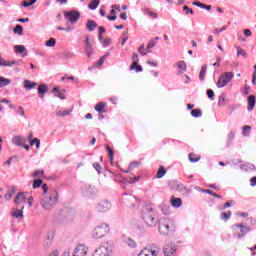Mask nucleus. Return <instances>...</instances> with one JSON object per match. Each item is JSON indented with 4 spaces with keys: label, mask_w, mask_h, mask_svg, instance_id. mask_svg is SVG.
Returning a JSON list of instances; mask_svg holds the SVG:
<instances>
[{
    "label": "nucleus",
    "mask_w": 256,
    "mask_h": 256,
    "mask_svg": "<svg viewBox=\"0 0 256 256\" xmlns=\"http://www.w3.org/2000/svg\"><path fill=\"white\" fill-rule=\"evenodd\" d=\"M233 139H235V133L234 132H230L228 134V143H231V141H233Z\"/></svg>",
    "instance_id": "e2e57ef3"
},
{
    "label": "nucleus",
    "mask_w": 256,
    "mask_h": 256,
    "mask_svg": "<svg viewBox=\"0 0 256 256\" xmlns=\"http://www.w3.org/2000/svg\"><path fill=\"white\" fill-rule=\"evenodd\" d=\"M158 231L161 235H169V224L160 222L158 226Z\"/></svg>",
    "instance_id": "f8f14e48"
},
{
    "label": "nucleus",
    "mask_w": 256,
    "mask_h": 256,
    "mask_svg": "<svg viewBox=\"0 0 256 256\" xmlns=\"http://www.w3.org/2000/svg\"><path fill=\"white\" fill-rule=\"evenodd\" d=\"M88 31H95L97 29V23L94 20H88L86 23Z\"/></svg>",
    "instance_id": "5701e85b"
},
{
    "label": "nucleus",
    "mask_w": 256,
    "mask_h": 256,
    "mask_svg": "<svg viewBox=\"0 0 256 256\" xmlns=\"http://www.w3.org/2000/svg\"><path fill=\"white\" fill-rule=\"evenodd\" d=\"M135 167H139V162H131L129 165V169H135Z\"/></svg>",
    "instance_id": "0e129e2a"
},
{
    "label": "nucleus",
    "mask_w": 256,
    "mask_h": 256,
    "mask_svg": "<svg viewBox=\"0 0 256 256\" xmlns=\"http://www.w3.org/2000/svg\"><path fill=\"white\" fill-rule=\"evenodd\" d=\"M204 193H208L209 195H212L213 197H216L217 199H221V195H218L213 190H204Z\"/></svg>",
    "instance_id": "49530a36"
},
{
    "label": "nucleus",
    "mask_w": 256,
    "mask_h": 256,
    "mask_svg": "<svg viewBox=\"0 0 256 256\" xmlns=\"http://www.w3.org/2000/svg\"><path fill=\"white\" fill-rule=\"evenodd\" d=\"M130 70H136V73H141V71H143V67L139 65V60H136L131 64Z\"/></svg>",
    "instance_id": "aec40b11"
},
{
    "label": "nucleus",
    "mask_w": 256,
    "mask_h": 256,
    "mask_svg": "<svg viewBox=\"0 0 256 256\" xmlns=\"http://www.w3.org/2000/svg\"><path fill=\"white\" fill-rule=\"evenodd\" d=\"M25 209V205L17 206L16 208H12L10 214L14 219H23V210Z\"/></svg>",
    "instance_id": "1a4fd4ad"
},
{
    "label": "nucleus",
    "mask_w": 256,
    "mask_h": 256,
    "mask_svg": "<svg viewBox=\"0 0 256 256\" xmlns=\"http://www.w3.org/2000/svg\"><path fill=\"white\" fill-rule=\"evenodd\" d=\"M64 17L69 21V23H77L79 21V17L81 14L77 10H70L68 12H64Z\"/></svg>",
    "instance_id": "423d86ee"
},
{
    "label": "nucleus",
    "mask_w": 256,
    "mask_h": 256,
    "mask_svg": "<svg viewBox=\"0 0 256 256\" xmlns=\"http://www.w3.org/2000/svg\"><path fill=\"white\" fill-rule=\"evenodd\" d=\"M113 245L109 242L102 243L93 253V256H112Z\"/></svg>",
    "instance_id": "7ed1b4c3"
},
{
    "label": "nucleus",
    "mask_w": 256,
    "mask_h": 256,
    "mask_svg": "<svg viewBox=\"0 0 256 256\" xmlns=\"http://www.w3.org/2000/svg\"><path fill=\"white\" fill-rule=\"evenodd\" d=\"M12 142L14 143V145H17L18 147H23V143H25V140H23L21 136H15L12 139Z\"/></svg>",
    "instance_id": "b1692460"
},
{
    "label": "nucleus",
    "mask_w": 256,
    "mask_h": 256,
    "mask_svg": "<svg viewBox=\"0 0 256 256\" xmlns=\"http://www.w3.org/2000/svg\"><path fill=\"white\" fill-rule=\"evenodd\" d=\"M184 11H186V15H195V12H193V9L189 8L188 6L183 7Z\"/></svg>",
    "instance_id": "864d4df0"
},
{
    "label": "nucleus",
    "mask_w": 256,
    "mask_h": 256,
    "mask_svg": "<svg viewBox=\"0 0 256 256\" xmlns=\"http://www.w3.org/2000/svg\"><path fill=\"white\" fill-rule=\"evenodd\" d=\"M191 115H192V117L197 118V117H201V115H203V114L200 109H194L191 111Z\"/></svg>",
    "instance_id": "79ce46f5"
},
{
    "label": "nucleus",
    "mask_w": 256,
    "mask_h": 256,
    "mask_svg": "<svg viewBox=\"0 0 256 256\" xmlns=\"http://www.w3.org/2000/svg\"><path fill=\"white\" fill-rule=\"evenodd\" d=\"M169 187L170 189H173L174 191L179 189V183H177V181L172 180L169 182Z\"/></svg>",
    "instance_id": "e433bc0d"
},
{
    "label": "nucleus",
    "mask_w": 256,
    "mask_h": 256,
    "mask_svg": "<svg viewBox=\"0 0 256 256\" xmlns=\"http://www.w3.org/2000/svg\"><path fill=\"white\" fill-rule=\"evenodd\" d=\"M250 91H251V87L245 85L244 86V95H249Z\"/></svg>",
    "instance_id": "69168bd1"
},
{
    "label": "nucleus",
    "mask_w": 256,
    "mask_h": 256,
    "mask_svg": "<svg viewBox=\"0 0 256 256\" xmlns=\"http://www.w3.org/2000/svg\"><path fill=\"white\" fill-rule=\"evenodd\" d=\"M14 51L15 53H20L22 57H27V48L23 45H15Z\"/></svg>",
    "instance_id": "2eb2a0df"
},
{
    "label": "nucleus",
    "mask_w": 256,
    "mask_h": 256,
    "mask_svg": "<svg viewBox=\"0 0 256 256\" xmlns=\"http://www.w3.org/2000/svg\"><path fill=\"white\" fill-rule=\"evenodd\" d=\"M125 245L129 246L131 249H134V247H137V242L131 238H125L124 239Z\"/></svg>",
    "instance_id": "bb28decb"
},
{
    "label": "nucleus",
    "mask_w": 256,
    "mask_h": 256,
    "mask_svg": "<svg viewBox=\"0 0 256 256\" xmlns=\"http://www.w3.org/2000/svg\"><path fill=\"white\" fill-rule=\"evenodd\" d=\"M250 185H251V187H255V185H256V176H254L253 178H251V180H250Z\"/></svg>",
    "instance_id": "774afa93"
},
{
    "label": "nucleus",
    "mask_w": 256,
    "mask_h": 256,
    "mask_svg": "<svg viewBox=\"0 0 256 256\" xmlns=\"http://www.w3.org/2000/svg\"><path fill=\"white\" fill-rule=\"evenodd\" d=\"M42 184H43V180L41 179L34 180L33 189H39V187H41Z\"/></svg>",
    "instance_id": "a19ab883"
},
{
    "label": "nucleus",
    "mask_w": 256,
    "mask_h": 256,
    "mask_svg": "<svg viewBox=\"0 0 256 256\" xmlns=\"http://www.w3.org/2000/svg\"><path fill=\"white\" fill-rule=\"evenodd\" d=\"M89 248L85 244H79L72 252V256H87Z\"/></svg>",
    "instance_id": "6e6552de"
},
{
    "label": "nucleus",
    "mask_w": 256,
    "mask_h": 256,
    "mask_svg": "<svg viewBox=\"0 0 256 256\" xmlns=\"http://www.w3.org/2000/svg\"><path fill=\"white\" fill-rule=\"evenodd\" d=\"M58 199L59 194L57 191H52L50 194H45L43 196L40 205L45 209V211H51V209L57 205Z\"/></svg>",
    "instance_id": "f03ea898"
},
{
    "label": "nucleus",
    "mask_w": 256,
    "mask_h": 256,
    "mask_svg": "<svg viewBox=\"0 0 256 256\" xmlns=\"http://www.w3.org/2000/svg\"><path fill=\"white\" fill-rule=\"evenodd\" d=\"M234 231L240 230V233H238V238L241 239V237H244V235H247L249 233V228L244 227L241 224H235L233 226Z\"/></svg>",
    "instance_id": "9d476101"
},
{
    "label": "nucleus",
    "mask_w": 256,
    "mask_h": 256,
    "mask_svg": "<svg viewBox=\"0 0 256 256\" xmlns=\"http://www.w3.org/2000/svg\"><path fill=\"white\" fill-rule=\"evenodd\" d=\"M44 175V171L43 170H36L33 174L32 177L39 179L41 177H43Z\"/></svg>",
    "instance_id": "4c0bfd02"
},
{
    "label": "nucleus",
    "mask_w": 256,
    "mask_h": 256,
    "mask_svg": "<svg viewBox=\"0 0 256 256\" xmlns=\"http://www.w3.org/2000/svg\"><path fill=\"white\" fill-rule=\"evenodd\" d=\"M207 95L211 101H213L215 99V92H213V90H211V89L207 90Z\"/></svg>",
    "instance_id": "8fccbe9b"
},
{
    "label": "nucleus",
    "mask_w": 256,
    "mask_h": 256,
    "mask_svg": "<svg viewBox=\"0 0 256 256\" xmlns=\"http://www.w3.org/2000/svg\"><path fill=\"white\" fill-rule=\"evenodd\" d=\"M85 45H86L85 49H91V47H93V43H91V40H89V36L86 37Z\"/></svg>",
    "instance_id": "3c124183"
},
{
    "label": "nucleus",
    "mask_w": 256,
    "mask_h": 256,
    "mask_svg": "<svg viewBox=\"0 0 256 256\" xmlns=\"http://www.w3.org/2000/svg\"><path fill=\"white\" fill-rule=\"evenodd\" d=\"M37 3V0H30V4H27V1H22V7H31V5H35Z\"/></svg>",
    "instance_id": "de8ad7c7"
},
{
    "label": "nucleus",
    "mask_w": 256,
    "mask_h": 256,
    "mask_svg": "<svg viewBox=\"0 0 256 256\" xmlns=\"http://www.w3.org/2000/svg\"><path fill=\"white\" fill-rule=\"evenodd\" d=\"M99 3H100V0H92L89 3L88 7H89V9L95 10V9H97V7H99Z\"/></svg>",
    "instance_id": "7c9ffc66"
},
{
    "label": "nucleus",
    "mask_w": 256,
    "mask_h": 256,
    "mask_svg": "<svg viewBox=\"0 0 256 256\" xmlns=\"http://www.w3.org/2000/svg\"><path fill=\"white\" fill-rule=\"evenodd\" d=\"M87 57H91L93 55V47L85 48Z\"/></svg>",
    "instance_id": "680f3d73"
},
{
    "label": "nucleus",
    "mask_w": 256,
    "mask_h": 256,
    "mask_svg": "<svg viewBox=\"0 0 256 256\" xmlns=\"http://www.w3.org/2000/svg\"><path fill=\"white\" fill-rule=\"evenodd\" d=\"M125 201L130 209H137V207H141L142 219H144L146 225H148V227H155L156 222L153 217V208L151 206L141 204L135 196H128Z\"/></svg>",
    "instance_id": "f257e3e1"
},
{
    "label": "nucleus",
    "mask_w": 256,
    "mask_h": 256,
    "mask_svg": "<svg viewBox=\"0 0 256 256\" xmlns=\"http://www.w3.org/2000/svg\"><path fill=\"white\" fill-rule=\"evenodd\" d=\"M107 58V55H104V56H102L99 60H98V62H97V64L99 65V67H101V65H103V63H105V59Z\"/></svg>",
    "instance_id": "052dcab7"
},
{
    "label": "nucleus",
    "mask_w": 256,
    "mask_h": 256,
    "mask_svg": "<svg viewBox=\"0 0 256 256\" xmlns=\"http://www.w3.org/2000/svg\"><path fill=\"white\" fill-rule=\"evenodd\" d=\"M16 113H17L18 115H21L22 117L25 116V110H23V107H21V106L18 107Z\"/></svg>",
    "instance_id": "6e6d98bb"
},
{
    "label": "nucleus",
    "mask_w": 256,
    "mask_h": 256,
    "mask_svg": "<svg viewBox=\"0 0 256 256\" xmlns=\"http://www.w3.org/2000/svg\"><path fill=\"white\" fill-rule=\"evenodd\" d=\"M57 43V40L55 38H50L48 41H46L45 45L46 47H55Z\"/></svg>",
    "instance_id": "f704fd0d"
},
{
    "label": "nucleus",
    "mask_w": 256,
    "mask_h": 256,
    "mask_svg": "<svg viewBox=\"0 0 256 256\" xmlns=\"http://www.w3.org/2000/svg\"><path fill=\"white\" fill-rule=\"evenodd\" d=\"M14 33L16 35H23V26L21 25H16V27L14 28Z\"/></svg>",
    "instance_id": "c9c22d12"
},
{
    "label": "nucleus",
    "mask_w": 256,
    "mask_h": 256,
    "mask_svg": "<svg viewBox=\"0 0 256 256\" xmlns=\"http://www.w3.org/2000/svg\"><path fill=\"white\" fill-rule=\"evenodd\" d=\"M30 145L31 147H33V145H36V149H39V147H41V140H39L38 138H34L30 140Z\"/></svg>",
    "instance_id": "2f4dec72"
},
{
    "label": "nucleus",
    "mask_w": 256,
    "mask_h": 256,
    "mask_svg": "<svg viewBox=\"0 0 256 256\" xmlns=\"http://www.w3.org/2000/svg\"><path fill=\"white\" fill-rule=\"evenodd\" d=\"M158 255H159V251L149 249V248L142 249L138 254V256H158Z\"/></svg>",
    "instance_id": "9b49d317"
},
{
    "label": "nucleus",
    "mask_w": 256,
    "mask_h": 256,
    "mask_svg": "<svg viewBox=\"0 0 256 256\" xmlns=\"http://www.w3.org/2000/svg\"><path fill=\"white\" fill-rule=\"evenodd\" d=\"M236 49H237V57L247 58V52L243 48H240L239 46H237Z\"/></svg>",
    "instance_id": "c756f323"
},
{
    "label": "nucleus",
    "mask_w": 256,
    "mask_h": 256,
    "mask_svg": "<svg viewBox=\"0 0 256 256\" xmlns=\"http://www.w3.org/2000/svg\"><path fill=\"white\" fill-rule=\"evenodd\" d=\"M23 85L26 91H31V89H35V87H37V83L31 80H24Z\"/></svg>",
    "instance_id": "f3484780"
},
{
    "label": "nucleus",
    "mask_w": 256,
    "mask_h": 256,
    "mask_svg": "<svg viewBox=\"0 0 256 256\" xmlns=\"http://www.w3.org/2000/svg\"><path fill=\"white\" fill-rule=\"evenodd\" d=\"M110 229L106 223L100 224L96 226L92 231V239H103L107 233H109Z\"/></svg>",
    "instance_id": "20e7f679"
},
{
    "label": "nucleus",
    "mask_w": 256,
    "mask_h": 256,
    "mask_svg": "<svg viewBox=\"0 0 256 256\" xmlns=\"http://www.w3.org/2000/svg\"><path fill=\"white\" fill-rule=\"evenodd\" d=\"M177 67L179 69V73H185V71H187V64H185L184 61L178 62Z\"/></svg>",
    "instance_id": "cd10ccee"
},
{
    "label": "nucleus",
    "mask_w": 256,
    "mask_h": 256,
    "mask_svg": "<svg viewBox=\"0 0 256 256\" xmlns=\"http://www.w3.org/2000/svg\"><path fill=\"white\" fill-rule=\"evenodd\" d=\"M98 31H99L98 39H99V41H103V36L102 35H103V33H105V27L99 26Z\"/></svg>",
    "instance_id": "ea45409f"
},
{
    "label": "nucleus",
    "mask_w": 256,
    "mask_h": 256,
    "mask_svg": "<svg viewBox=\"0 0 256 256\" xmlns=\"http://www.w3.org/2000/svg\"><path fill=\"white\" fill-rule=\"evenodd\" d=\"M170 203H171L172 207H175L176 209H178V207H181V205H183L181 198H176L175 196L171 197Z\"/></svg>",
    "instance_id": "6ab92c4d"
},
{
    "label": "nucleus",
    "mask_w": 256,
    "mask_h": 256,
    "mask_svg": "<svg viewBox=\"0 0 256 256\" xmlns=\"http://www.w3.org/2000/svg\"><path fill=\"white\" fill-rule=\"evenodd\" d=\"M177 248L175 246L166 245L164 247V255L165 256H175Z\"/></svg>",
    "instance_id": "ddd939ff"
},
{
    "label": "nucleus",
    "mask_w": 256,
    "mask_h": 256,
    "mask_svg": "<svg viewBox=\"0 0 256 256\" xmlns=\"http://www.w3.org/2000/svg\"><path fill=\"white\" fill-rule=\"evenodd\" d=\"M220 219H222V221H228V219H231V211L222 213Z\"/></svg>",
    "instance_id": "72a5a7b5"
},
{
    "label": "nucleus",
    "mask_w": 256,
    "mask_h": 256,
    "mask_svg": "<svg viewBox=\"0 0 256 256\" xmlns=\"http://www.w3.org/2000/svg\"><path fill=\"white\" fill-rule=\"evenodd\" d=\"M165 173H167V170H165L163 167H160L157 172V179H161V177H164Z\"/></svg>",
    "instance_id": "58836bf2"
},
{
    "label": "nucleus",
    "mask_w": 256,
    "mask_h": 256,
    "mask_svg": "<svg viewBox=\"0 0 256 256\" xmlns=\"http://www.w3.org/2000/svg\"><path fill=\"white\" fill-rule=\"evenodd\" d=\"M138 53L141 54L142 56L147 55L148 53H151V48H149V46L146 47L145 49V44H142L139 48H138Z\"/></svg>",
    "instance_id": "412c9836"
},
{
    "label": "nucleus",
    "mask_w": 256,
    "mask_h": 256,
    "mask_svg": "<svg viewBox=\"0 0 256 256\" xmlns=\"http://www.w3.org/2000/svg\"><path fill=\"white\" fill-rule=\"evenodd\" d=\"M188 159L191 163H197L201 157H195V154H189Z\"/></svg>",
    "instance_id": "37998d69"
},
{
    "label": "nucleus",
    "mask_w": 256,
    "mask_h": 256,
    "mask_svg": "<svg viewBox=\"0 0 256 256\" xmlns=\"http://www.w3.org/2000/svg\"><path fill=\"white\" fill-rule=\"evenodd\" d=\"M242 171H255V165L251 163H245L240 166Z\"/></svg>",
    "instance_id": "4be33fe9"
},
{
    "label": "nucleus",
    "mask_w": 256,
    "mask_h": 256,
    "mask_svg": "<svg viewBox=\"0 0 256 256\" xmlns=\"http://www.w3.org/2000/svg\"><path fill=\"white\" fill-rule=\"evenodd\" d=\"M49 91V87H47L45 84H41L38 87V95L40 99H43L45 97V94Z\"/></svg>",
    "instance_id": "dca6fc26"
},
{
    "label": "nucleus",
    "mask_w": 256,
    "mask_h": 256,
    "mask_svg": "<svg viewBox=\"0 0 256 256\" xmlns=\"http://www.w3.org/2000/svg\"><path fill=\"white\" fill-rule=\"evenodd\" d=\"M104 109H105L104 102H100V103L96 104V106H95V111H97L98 113L103 112Z\"/></svg>",
    "instance_id": "473e14b6"
},
{
    "label": "nucleus",
    "mask_w": 256,
    "mask_h": 256,
    "mask_svg": "<svg viewBox=\"0 0 256 256\" xmlns=\"http://www.w3.org/2000/svg\"><path fill=\"white\" fill-rule=\"evenodd\" d=\"M207 73V65H203L200 74H199V79L200 81H205V74Z\"/></svg>",
    "instance_id": "c85d7f7f"
},
{
    "label": "nucleus",
    "mask_w": 256,
    "mask_h": 256,
    "mask_svg": "<svg viewBox=\"0 0 256 256\" xmlns=\"http://www.w3.org/2000/svg\"><path fill=\"white\" fill-rule=\"evenodd\" d=\"M155 45H157V42L155 40H151L148 42V49H153V47H155Z\"/></svg>",
    "instance_id": "4d7b16f0"
},
{
    "label": "nucleus",
    "mask_w": 256,
    "mask_h": 256,
    "mask_svg": "<svg viewBox=\"0 0 256 256\" xmlns=\"http://www.w3.org/2000/svg\"><path fill=\"white\" fill-rule=\"evenodd\" d=\"M13 159H16V161H19V156H12V157H10V158L6 161V164H7V165H11V162L13 161Z\"/></svg>",
    "instance_id": "bf43d9fd"
},
{
    "label": "nucleus",
    "mask_w": 256,
    "mask_h": 256,
    "mask_svg": "<svg viewBox=\"0 0 256 256\" xmlns=\"http://www.w3.org/2000/svg\"><path fill=\"white\" fill-rule=\"evenodd\" d=\"M71 111L73 109H68V110H57L56 111V117H66V115H71Z\"/></svg>",
    "instance_id": "393cba45"
},
{
    "label": "nucleus",
    "mask_w": 256,
    "mask_h": 256,
    "mask_svg": "<svg viewBox=\"0 0 256 256\" xmlns=\"http://www.w3.org/2000/svg\"><path fill=\"white\" fill-rule=\"evenodd\" d=\"M26 199L27 198L25 196V193H18L16 198L14 199V203L18 207H20V205H23V203H25Z\"/></svg>",
    "instance_id": "4468645a"
},
{
    "label": "nucleus",
    "mask_w": 256,
    "mask_h": 256,
    "mask_svg": "<svg viewBox=\"0 0 256 256\" xmlns=\"http://www.w3.org/2000/svg\"><path fill=\"white\" fill-rule=\"evenodd\" d=\"M94 169L97 171L98 174L101 173V164H99L98 162L93 164Z\"/></svg>",
    "instance_id": "5fc2aeb1"
},
{
    "label": "nucleus",
    "mask_w": 256,
    "mask_h": 256,
    "mask_svg": "<svg viewBox=\"0 0 256 256\" xmlns=\"http://www.w3.org/2000/svg\"><path fill=\"white\" fill-rule=\"evenodd\" d=\"M7 85H11V80L9 78L0 76V89L7 87Z\"/></svg>",
    "instance_id": "a878e982"
},
{
    "label": "nucleus",
    "mask_w": 256,
    "mask_h": 256,
    "mask_svg": "<svg viewBox=\"0 0 256 256\" xmlns=\"http://www.w3.org/2000/svg\"><path fill=\"white\" fill-rule=\"evenodd\" d=\"M200 9H206V11H210L211 10V5H207V4H203Z\"/></svg>",
    "instance_id": "338daca9"
},
{
    "label": "nucleus",
    "mask_w": 256,
    "mask_h": 256,
    "mask_svg": "<svg viewBox=\"0 0 256 256\" xmlns=\"http://www.w3.org/2000/svg\"><path fill=\"white\" fill-rule=\"evenodd\" d=\"M111 209V202L109 200H102L96 205L98 213H107Z\"/></svg>",
    "instance_id": "0eeeda50"
},
{
    "label": "nucleus",
    "mask_w": 256,
    "mask_h": 256,
    "mask_svg": "<svg viewBox=\"0 0 256 256\" xmlns=\"http://www.w3.org/2000/svg\"><path fill=\"white\" fill-rule=\"evenodd\" d=\"M231 79H233V72H225L221 75L216 84L218 89L226 87L227 84L231 83Z\"/></svg>",
    "instance_id": "39448f33"
},
{
    "label": "nucleus",
    "mask_w": 256,
    "mask_h": 256,
    "mask_svg": "<svg viewBox=\"0 0 256 256\" xmlns=\"http://www.w3.org/2000/svg\"><path fill=\"white\" fill-rule=\"evenodd\" d=\"M146 13H149V16L152 17V19H157L159 15L153 11H150L149 9H146Z\"/></svg>",
    "instance_id": "603ef678"
},
{
    "label": "nucleus",
    "mask_w": 256,
    "mask_h": 256,
    "mask_svg": "<svg viewBox=\"0 0 256 256\" xmlns=\"http://www.w3.org/2000/svg\"><path fill=\"white\" fill-rule=\"evenodd\" d=\"M110 15L112 16H107L108 21H115L117 19V15H115V10L112 9L110 11Z\"/></svg>",
    "instance_id": "c03bdc74"
},
{
    "label": "nucleus",
    "mask_w": 256,
    "mask_h": 256,
    "mask_svg": "<svg viewBox=\"0 0 256 256\" xmlns=\"http://www.w3.org/2000/svg\"><path fill=\"white\" fill-rule=\"evenodd\" d=\"M106 149L108 151V155L110 157V161L112 162L113 161V149H111V146H109V145L106 146Z\"/></svg>",
    "instance_id": "09e8293b"
},
{
    "label": "nucleus",
    "mask_w": 256,
    "mask_h": 256,
    "mask_svg": "<svg viewBox=\"0 0 256 256\" xmlns=\"http://www.w3.org/2000/svg\"><path fill=\"white\" fill-rule=\"evenodd\" d=\"M110 44H111V38H105L103 40V46L104 47H109Z\"/></svg>",
    "instance_id": "13d9d810"
},
{
    "label": "nucleus",
    "mask_w": 256,
    "mask_h": 256,
    "mask_svg": "<svg viewBox=\"0 0 256 256\" xmlns=\"http://www.w3.org/2000/svg\"><path fill=\"white\" fill-rule=\"evenodd\" d=\"M227 29V26H223L222 28H215L213 33L214 35H219V33H223Z\"/></svg>",
    "instance_id": "a18cd8bd"
},
{
    "label": "nucleus",
    "mask_w": 256,
    "mask_h": 256,
    "mask_svg": "<svg viewBox=\"0 0 256 256\" xmlns=\"http://www.w3.org/2000/svg\"><path fill=\"white\" fill-rule=\"evenodd\" d=\"M255 104H256V98L255 95H250L248 97V111H253V109H255Z\"/></svg>",
    "instance_id": "a211bd4d"
}]
</instances>
